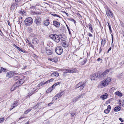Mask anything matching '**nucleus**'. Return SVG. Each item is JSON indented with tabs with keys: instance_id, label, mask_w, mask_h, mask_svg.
Here are the masks:
<instances>
[{
	"instance_id": "obj_1",
	"label": "nucleus",
	"mask_w": 124,
	"mask_h": 124,
	"mask_svg": "<svg viewBox=\"0 0 124 124\" xmlns=\"http://www.w3.org/2000/svg\"><path fill=\"white\" fill-rule=\"evenodd\" d=\"M111 79L110 77L107 78L100 82V86L101 87L107 86L111 81Z\"/></svg>"
},
{
	"instance_id": "obj_2",
	"label": "nucleus",
	"mask_w": 124,
	"mask_h": 124,
	"mask_svg": "<svg viewBox=\"0 0 124 124\" xmlns=\"http://www.w3.org/2000/svg\"><path fill=\"white\" fill-rule=\"evenodd\" d=\"M50 38L55 42L58 43L60 41V38L59 36L55 34H52L49 36Z\"/></svg>"
},
{
	"instance_id": "obj_3",
	"label": "nucleus",
	"mask_w": 124,
	"mask_h": 124,
	"mask_svg": "<svg viewBox=\"0 0 124 124\" xmlns=\"http://www.w3.org/2000/svg\"><path fill=\"white\" fill-rule=\"evenodd\" d=\"M33 22V20L31 17H29L26 18L24 21L25 23L27 26H29Z\"/></svg>"
},
{
	"instance_id": "obj_4",
	"label": "nucleus",
	"mask_w": 124,
	"mask_h": 124,
	"mask_svg": "<svg viewBox=\"0 0 124 124\" xmlns=\"http://www.w3.org/2000/svg\"><path fill=\"white\" fill-rule=\"evenodd\" d=\"M55 51L57 54L61 55L63 53V49L61 46H57L55 49Z\"/></svg>"
},
{
	"instance_id": "obj_5",
	"label": "nucleus",
	"mask_w": 124,
	"mask_h": 124,
	"mask_svg": "<svg viewBox=\"0 0 124 124\" xmlns=\"http://www.w3.org/2000/svg\"><path fill=\"white\" fill-rule=\"evenodd\" d=\"M65 70H64L63 71L66 72H68L69 73H76L77 71L75 69H71L69 70L66 69Z\"/></svg>"
},
{
	"instance_id": "obj_6",
	"label": "nucleus",
	"mask_w": 124,
	"mask_h": 124,
	"mask_svg": "<svg viewBox=\"0 0 124 124\" xmlns=\"http://www.w3.org/2000/svg\"><path fill=\"white\" fill-rule=\"evenodd\" d=\"M106 15L108 17H112L113 16V15L111 11L109 10L108 9L106 11Z\"/></svg>"
},
{
	"instance_id": "obj_7",
	"label": "nucleus",
	"mask_w": 124,
	"mask_h": 124,
	"mask_svg": "<svg viewBox=\"0 0 124 124\" xmlns=\"http://www.w3.org/2000/svg\"><path fill=\"white\" fill-rule=\"evenodd\" d=\"M98 74L97 73V75H96V73H94L93 75L91 76L90 77V79L92 80H95V78H98Z\"/></svg>"
},
{
	"instance_id": "obj_8",
	"label": "nucleus",
	"mask_w": 124,
	"mask_h": 124,
	"mask_svg": "<svg viewBox=\"0 0 124 124\" xmlns=\"http://www.w3.org/2000/svg\"><path fill=\"white\" fill-rule=\"evenodd\" d=\"M53 23V25L56 27L58 28L59 27L60 23L59 22L57 21H54Z\"/></svg>"
},
{
	"instance_id": "obj_9",
	"label": "nucleus",
	"mask_w": 124,
	"mask_h": 124,
	"mask_svg": "<svg viewBox=\"0 0 124 124\" xmlns=\"http://www.w3.org/2000/svg\"><path fill=\"white\" fill-rule=\"evenodd\" d=\"M13 73L12 72L10 71H9L7 73L6 76L8 78H11L13 76Z\"/></svg>"
},
{
	"instance_id": "obj_10",
	"label": "nucleus",
	"mask_w": 124,
	"mask_h": 124,
	"mask_svg": "<svg viewBox=\"0 0 124 124\" xmlns=\"http://www.w3.org/2000/svg\"><path fill=\"white\" fill-rule=\"evenodd\" d=\"M111 109V107L110 105L108 106L107 108V109L105 110L104 111V112L106 114H108L109 113L110 111V109Z\"/></svg>"
},
{
	"instance_id": "obj_11",
	"label": "nucleus",
	"mask_w": 124,
	"mask_h": 124,
	"mask_svg": "<svg viewBox=\"0 0 124 124\" xmlns=\"http://www.w3.org/2000/svg\"><path fill=\"white\" fill-rule=\"evenodd\" d=\"M79 61L81 62L80 63V64L81 65H83L86 62L87 59L86 58L83 60H79Z\"/></svg>"
},
{
	"instance_id": "obj_12",
	"label": "nucleus",
	"mask_w": 124,
	"mask_h": 124,
	"mask_svg": "<svg viewBox=\"0 0 124 124\" xmlns=\"http://www.w3.org/2000/svg\"><path fill=\"white\" fill-rule=\"evenodd\" d=\"M59 74L57 72H54L52 73L51 75L53 77H58L59 76Z\"/></svg>"
},
{
	"instance_id": "obj_13",
	"label": "nucleus",
	"mask_w": 124,
	"mask_h": 124,
	"mask_svg": "<svg viewBox=\"0 0 124 124\" xmlns=\"http://www.w3.org/2000/svg\"><path fill=\"white\" fill-rule=\"evenodd\" d=\"M60 83V82H59L57 83H56L55 84H54L53 86L51 87V88H49L48 89L49 90L51 89V90L50 91V92H51V91L52 90H53V87L54 86H57V85H59Z\"/></svg>"
},
{
	"instance_id": "obj_14",
	"label": "nucleus",
	"mask_w": 124,
	"mask_h": 124,
	"mask_svg": "<svg viewBox=\"0 0 124 124\" xmlns=\"http://www.w3.org/2000/svg\"><path fill=\"white\" fill-rule=\"evenodd\" d=\"M39 40L37 38H35L33 39L32 43L34 44H37L38 43Z\"/></svg>"
},
{
	"instance_id": "obj_15",
	"label": "nucleus",
	"mask_w": 124,
	"mask_h": 124,
	"mask_svg": "<svg viewBox=\"0 0 124 124\" xmlns=\"http://www.w3.org/2000/svg\"><path fill=\"white\" fill-rule=\"evenodd\" d=\"M40 17H37L35 18V22L36 24L39 23L40 22Z\"/></svg>"
},
{
	"instance_id": "obj_16",
	"label": "nucleus",
	"mask_w": 124,
	"mask_h": 124,
	"mask_svg": "<svg viewBox=\"0 0 124 124\" xmlns=\"http://www.w3.org/2000/svg\"><path fill=\"white\" fill-rule=\"evenodd\" d=\"M18 102V101H14V103L13 104V106L11 107V108H12L11 109H12L14 108L17 106L18 105L17 103Z\"/></svg>"
},
{
	"instance_id": "obj_17",
	"label": "nucleus",
	"mask_w": 124,
	"mask_h": 124,
	"mask_svg": "<svg viewBox=\"0 0 124 124\" xmlns=\"http://www.w3.org/2000/svg\"><path fill=\"white\" fill-rule=\"evenodd\" d=\"M36 90V89H33L32 90H31V92H30L28 94V96H31L34 93H35V91Z\"/></svg>"
},
{
	"instance_id": "obj_18",
	"label": "nucleus",
	"mask_w": 124,
	"mask_h": 124,
	"mask_svg": "<svg viewBox=\"0 0 124 124\" xmlns=\"http://www.w3.org/2000/svg\"><path fill=\"white\" fill-rule=\"evenodd\" d=\"M50 23L49 21L48 20H46L44 22V23L46 26H48Z\"/></svg>"
},
{
	"instance_id": "obj_19",
	"label": "nucleus",
	"mask_w": 124,
	"mask_h": 124,
	"mask_svg": "<svg viewBox=\"0 0 124 124\" xmlns=\"http://www.w3.org/2000/svg\"><path fill=\"white\" fill-rule=\"evenodd\" d=\"M106 39H103L102 40L101 42V47L104 46L106 43Z\"/></svg>"
},
{
	"instance_id": "obj_20",
	"label": "nucleus",
	"mask_w": 124,
	"mask_h": 124,
	"mask_svg": "<svg viewBox=\"0 0 124 124\" xmlns=\"http://www.w3.org/2000/svg\"><path fill=\"white\" fill-rule=\"evenodd\" d=\"M108 94L107 93H105L103 95H102L101 97V98L102 99L104 100L107 98V97Z\"/></svg>"
},
{
	"instance_id": "obj_21",
	"label": "nucleus",
	"mask_w": 124,
	"mask_h": 124,
	"mask_svg": "<svg viewBox=\"0 0 124 124\" xmlns=\"http://www.w3.org/2000/svg\"><path fill=\"white\" fill-rule=\"evenodd\" d=\"M98 74H98V78H99L100 79H102L104 78V76L102 73L101 74L99 73H98Z\"/></svg>"
},
{
	"instance_id": "obj_22",
	"label": "nucleus",
	"mask_w": 124,
	"mask_h": 124,
	"mask_svg": "<svg viewBox=\"0 0 124 124\" xmlns=\"http://www.w3.org/2000/svg\"><path fill=\"white\" fill-rule=\"evenodd\" d=\"M62 92H61L60 93H58V94H56V96L54 97V98H55L56 97H58L59 98L61 96L63 95Z\"/></svg>"
},
{
	"instance_id": "obj_23",
	"label": "nucleus",
	"mask_w": 124,
	"mask_h": 124,
	"mask_svg": "<svg viewBox=\"0 0 124 124\" xmlns=\"http://www.w3.org/2000/svg\"><path fill=\"white\" fill-rule=\"evenodd\" d=\"M22 84L20 83V82L18 81L16 82L14 85H15L16 87H18L20 85Z\"/></svg>"
},
{
	"instance_id": "obj_24",
	"label": "nucleus",
	"mask_w": 124,
	"mask_h": 124,
	"mask_svg": "<svg viewBox=\"0 0 124 124\" xmlns=\"http://www.w3.org/2000/svg\"><path fill=\"white\" fill-rule=\"evenodd\" d=\"M62 45L64 47H67L68 46V45L65 41H63L62 43Z\"/></svg>"
},
{
	"instance_id": "obj_25",
	"label": "nucleus",
	"mask_w": 124,
	"mask_h": 124,
	"mask_svg": "<svg viewBox=\"0 0 124 124\" xmlns=\"http://www.w3.org/2000/svg\"><path fill=\"white\" fill-rule=\"evenodd\" d=\"M83 95L82 94L81 95H80L78 96L76 98H74V99L76 101H77L78 99L80 98H81L82 97H83Z\"/></svg>"
},
{
	"instance_id": "obj_26",
	"label": "nucleus",
	"mask_w": 124,
	"mask_h": 124,
	"mask_svg": "<svg viewBox=\"0 0 124 124\" xmlns=\"http://www.w3.org/2000/svg\"><path fill=\"white\" fill-rule=\"evenodd\" d=\"M115 94L119 96L120 97H122L123 95L122 93L118 91L116 92Z\"/></svg>"
},
{
	"instance_id": "obj_27",
	"label": "nucleus",
	"mask_w": 124,
	"mask_h": 124,
	"mask_svg": "<svg viewBox=\"0 0 124 124\" xmlns=\"http://www.w3.org/2000/svg\"><path fill=\"white\" fill-rule=\"evenodd\" d=\"M121 108L120 107L118 106L115 107L114 109V110L115 111H118L120 110Z\"/></svg>"
},
{
	"instance_id": "obj_28",
	"label": "nucleus",
	"mask_w": 124,
	"mask_h": 124,
	"mask_svg": "<svg viewBox=\"0 0 124 124\" xmlns=\"http://www.w3.org/2000/svg\"><path fill=\"white\" fill-rule=\"evenodd\" d=\"M52 61L56 63L58 62V59L56 57L54 58L53 59H52Z\"/></svg>"
},
{
	"instance_id": "obj_29",
	"label": "nucleus",
	"mask_w": 124,
	"mask_h": 124,
	"mask_svg": "<svg viewBox=\"0 0 124 124\" xmlns=\"http://www.w3.org/2000/svg\"><path fill=\"white\" fill-rule=\"evenodd\" d=\"M0 73H2V71L3 72H5L7 70L6 69L4 68L3 67H1L0 68Z\"/></svg>"
},
{
	"instance_id": "obj_30",
	"label": "nucleus",
	"mask_w": 124,
	"mask_h": 124,
	"mask_svg": "<svg viewBox=\"0 0 124 124\" xmlns=\"http://www.w3.org/2000/svg\"><path fill=\"white\" fill-rule=\"evenodd\" d=\"M14 46L16 48H17V49L19 50V51H21V52H24V51H22V49L21 48H20L17 46L16 45H14Z\"/></svg>"
},
{
	"instance_id": "obj_31",
	"label": "nucleus",
	"mask_w": 124,
	"mask_h": 124,
	"mask_svg": "<svg viewBox=\"0 0 124 124\" xmlns=\"http://www.w3.org/2000/svg\"><path fill=\"white\" fill-rule=\"evenodd\" d=\"M109 70H105L104 72H103L102 74H103V75L104 76V77L105 76L106 74H108L109 72Z\"/></svg>"
},
{
	"instance_id": "obj_32",
	"label": "nucleus",
	"mask_w": 124,
	"mask_h": 124,
	"mask_svg": "<svg viewBox=\"0 0 124 124\" xmlns=\"http://www.w3.org/2000/svg\"><path fill=\"white\" fill-rule=\"evenodd\" d=\"M50 14H51V15H52L54 16H57V17H59L60 18H61L60 16H59L57 14L53 13H51Z\"/></svg>"
},
{
	"instance_id": "obj_33",
	"label": "nucleus",
	"mask_w": 124,
	"mask_h": 124,
	"mask_svg": "<svg viewBox=\"0 0 124 124\" xmlns=\"http://www.w3.org/2000/svg\"><path fill=\"white\" fill-rule=\"evenodd\" d=\"M47 54L49 55H51L52 54V52L50 50H48L46 51Z\"/></svg>"
},
{
	"instance_id": "obj_34",
	"label": "nucleus",
	"mask_w": 124,
	"mask_h": 124,
	"mask_svg": "<svg viewBox=\"0 0 124 124\" xmlns=\"http://www.w3.org/2000/svg\"><path fill=\"white\" fill-rule=\"evenodd\" d=\"M44 85V81H42L39 84H38V87H40L43 85Z\"/></svg>"
},
{
	"instance_id": "obj_35",
	"label": "nucleus",
	"mask_w": 124,
	"mask_h": 124,
	"mask_svg": "<svg viewBox=\"0 0 124 124\" xmlns=\"http://www.w3.org/2000/svg\"><path fill=\"white\" fill-rule=\"evenodd\" d=\"M85 85V84H83V85H82L80 86L79 90L81 91L82 90Z\"/></svg>"
},
{
	"instance_id": "obj_36",
	"label": "nucleus",
	"mask_w": 124,
	"mask_h": 124,
	"mask_svg": "<svg viewBox=\"0 0 124 124\" xmlns=\"http://www.w3.org/2000/svg\"><path fill=\"white\" fill-rule=\"evenodd\" d=\"M16 87L15 86V85H14L13 87L11 89V91H13L14 90H15V89L16 88Z\"/></svg>"
},
{
	"instance_id": "obj_37",
	"label": "nucleus",
	"mask_w": 124,
	"mask_h": 124,
	"mask_svg": "<svg viewBox=\"0 0 124 124\" xmlns=\"http://www.w3.org/2000/svg\"><path fill=\"white\" fill-rule=\"evenodd\" d=\"M84 84L85 83L83 82H80L78 84V85L79 87H80V86L82 85L83 84Z\"/></svg>"
},
{
	"instance_id": "obj_38",
	"label": "nucleus",
	"mask_w": 124,
	"mask_h": 124,
	"mask_svg": "<svg viewBox=\"0 0 124 124\" xmlns=\"http://www.w3.org/2000/svg\"><path fill=\"white\" fill-rule=\"evenodd\" d=\"M19 81L20 82V83L21 84H22L24 82V80L23 79H21Z\"/></svg>"
},
{
	"instance_id": "obj_39",
	"label": "nucleus",
	"mask_w": 124,
	"mask_h": 124,
	"mask_svg": "<svg viewBox=\"0 0 124 124\" xmlns=\"http://www.w3.org/2000/svg\"><path fill=\"white\" fill-rule=\"evenodd\" d=\"M31 110V109L29 108L27 110L25 111V112H24V113L25 114H27Z\"/></svg>"
},
{
	"instance_id": "obj_40",
	"label": "nucleus",
	"mask_w": 124,
	"mask_h": 124,
	"mask_svg": "<svg viewBox=\"0 0 124 124\" xmlns=\"http://www.w3.org/2000/svg\"><path fill=\"white\" fill-rule=\"evenodd\" d=\"M22 17H20L19 18V23L20 24L22 22Z\"/></svg>"
},
{
	"instance_id": "obj_41",
	"label": "nucleus",
	"mask_w": 124,
	"mask_h": 124,
	"mask_svg": "<svg viewBox=\"0 0 124 124\" xmlns=\"http://www.w3.org/2000/svg\"><path fill=\"white\" fill-rule=\"evenodd\" d=\"M4 120V118H0V123L3 122Z\"/></svg>"
},
{
	"instance_id": "obj_42",
	"label": "nucleus",
	"mask_w": 124,
	"mask_h": 124,
	"mask_svg": "<svg viewBox=\"0 0 124 124\" xmlns=\"http://www.w3.org/2000/svg\"><path fill=\"white\" fill-rule=\"evenodd\" d=\"M89 29L90 30L91 32V33H93V29L92 27H89Z\"/></svg>"
},
{
	"instance_id": "obj_43",
	"label": "nucleus",
	"mask_w": 124,
	"mask_h": 124,
	"mask_svg": "<svg viewBox=\"0 0 124 124\" xmlns=\"http://www.w3.org/2000/svg\"><path fill=\"white\" fill-rule=\"evenodd\" d=\"M70 20L72 22H74V23H75L76 22L75 21L73 18H70Z\"/></svg>"
},
{
	"instance_id": "obj_44",
	"label": "nucleus",
	"mask_w": 124,
	"mask_h": 124,
	"mask_svg": "<svg viewBox=\"0 0 124 124\" xmlns=\"http://www.w3.org/2000/svg\"><path fill=\"white\" fill-rule=\"evenodd\" d=\"M61 40L63 41H65V39L63 37H62L60 38Z\"/></svg>"
},
{
	"instance_id": "obj_45",
	"label": "nucleus",
	"mask_w": 124,
	"mask_h": 124,
	"mask_svg": "<svg viewBox=\"0 0 124 124\" xmlns=\"http://www.w3.org/2000/svg\"><path fill=\"white\" fill-rule=\"evenodd\" d=\"M87 34L90 37H93V35L89 32L87 33Z\"/></svg>"
},
{
	"instance_id": "obj_46",
	"label": "nucleus",
	"mask_w": 124,
	"mask_h": 124,
	"mask_svg": "<svg viewBox=\"0 0 124 124\" xmlns=\"http://www.w3.org/2000/svg\"><path fill=\"white\" fill-rule=\"evenodd\" d=\"M50 83L49 81L48 80L47 81H46L45 82H44V85H45V84L46 85L48 83Z\"/></svg>"
},
{
	"instance_id": "obj_47",
	"label": "nucleus",
	"mask_w": 124,
	"mask_h": 124,
	"mask_svg": "<svg viewBox=\"0 0 124 124\" xmlns=\"http://www.w3.org/2000/svg\"><path fill=\"white\" fill-rule=\"evenodd\" d=\"M24 10L22 9L19 12V13L20 14H24Z\"/></svg>"
},
{
	"instance_id": "obj_48",
	"label": "nucleus",
	"mask_w": 124,
	"mask_h": 124,
	"mask_svg": "<svg viewBox=\"0 0 124 124\" xmlns=\"http://www.w3.org/2000/svg\"><path fill=\"white\" fill-rule=\"evenodd\" d=\"M53 103V102H52L51 103H49L48 105V106H50Z\"/></svg>"
},
{
	"instance_id": "obj_49",
	"label": "nucleus",
	"mask_w": 124,
	"mask_h": 124,
	"mask_svg": "<svg viewBox=\"0 0 124 124\" xmlns=\"http://www.w3.org/2000/svg\"><path fill=\"white\" fill-rule=\"evenodd\" d=\"M111 36H112V43H113V37L112 34H111Z\"/></svg>"
},
{
	"instance_id": "obj_50",
	"label": "nucleus",
	"mask_w": 124,
	"mask_h": 124,
	"mask_svg": "<svg viewBox=\"0 0 124 124\" xmlns=\"http://www.w3.org/2000/svg\"><path fill=\"white\" fill-rule=\"evenodd\" d=\"M119 120L120 121L122 122H123L124 121V120H123L122 118H119Z\"/></svg>"
},
{
	"instance_id": "obj_51",
	"label": "nucleus",
	"mask_w": 124,
	"mask_h": 124,
	"mask_svg": "<svg viewBox=\"0 0 124 124\" xmlns=\"http://www.w3.org/2000/svg\"><path fill=\"white\" fill-rule=\"evenodd\" d=\"M88 26H89V28L90 27H92V25L90 23H89L88 24Z\"/></svg>"
},
{
	"instance_id": "obj_52",
	"label": "nucleus",
	"mask_w": 124,
	"mask_h": 124,
	"mask_svg": "<svg viewBox=\"0 0 124 124\" xmlns=\"http://www.w3.org/2000/svg\"><path fill=\"white\" fill-rule=\"evenodd\" d=\"M54 80V79H53L51 78L49 80H48L49 81V82H52Z\"/></svg>"
},
{
	"instance_id": "obj_53",
	"label": "nucleus",
	"mask_w": 124,
	"mask_h": 124,
	"mask_svg": "<svg viewBox=\"0 0 124 124\" xmlns=\"http://www.w3.org/2000/svg\"><path fill=\"white\" fill-rule=\"evenodd\" d=\"M71 114L72 116H74V115H75V114L74 113L72 112L71 113Z\"/></svg>"
},
{
	"instance_id": "obj_54",
	"label": "nucleus",
	"mask_w": 124,
	"mask_h": 124,
	"mask_svg": "<svg viewBox=\"0 0 124 124\" xmlns=\"http://www.w3.org/2000/svg\"><path fill=\"white\" fill-rule=\"evenodd\" d=\"M111 47H110V48H109V49H108V51L107 53H108L109 52V51H110V50H111Z\"/></svg>"
},
{
	"instance_id": "obj_55",
	"label": "nucleus",
	"mask_w": 124,
	"mask_h": 124,
	"mask_svg": "<svg viewBox=\"0 0 124 124\" xmlns=\"http://www.w3.org/2000/svg\"><path fill=\"white\" fill-rule=\"evenodd\" d=\"M109 30L110 32H112V31L111 29V27L109 26Z\"/></svg>"
},
{
	"instance_id": "obj_56",
	"label": "nucleus",
	"mask_w": 124,
	"mask_h": 124,
	"mask_svg": "<svg viewBox=\"0 0 124 124\" xmlns=\"http://www.w3.org/2000/svg\"><path fill=\"white\" fill-rule=\"evenodd\" d=\"M79 87L78 86V84L75 86V88H77Z\"/></svg>"
},
{
	"instance_id": "obj_57",
	"label": "nucleus",
	"mask_w": 124,
	"mask_h": 124,
	"mask_svg": "<svg viewBox=\"0 0 124 124\" xmlns=\"http://www.w3.org/2000/svg\"><path fill=\"white\" fill-rule=\"evenodd\" d=\"M101 60V59L100 58H99L97 59V61H100Z\"/></svg>"
},
{
	"instance_id": "obj_58",
	"label": "nucleus",
	"mask_w": 124,
	"mask_h": 124,
	"mask_svg": "<svg viewBox=\"0 0 124 124\" xmlns=\"http://www.w3.org/2000/svg\"><path fill=\"white\" fill-rule=\"evenodd\" d=\"M65 13L66 14L67 16H69V14H68V13H66V12H65Z\"/></svg>"
},
{
	"instance_id": "obj_59",
	"label": "nucleus",
	"mask_w": 124,
	"mask_h": 124,
	"mask_svg": "<svg viewBox=\"0 0 124 124\" xmlns=\"http://www.w3.org/2000/svg\"><path fill=\"white\" fill-rule=\"evenodd\" d=\"M67 29H68V30L69 31V30H70V29L69 27L67 25Z\"/></svg>"
},
{
	"instance_id": "obj_60",
	"label": "nucleus",
	"mask_w": 124,
	"mask_h": 124,
	"mask_svg": "<svg viewBox=\"0 0 124 124\" xmlns=\"http://www.w3.org/2000/svg\"><path fill=\"white\" fill-rule=\"evenodd\" d=\"M23 117L21 116L20 118H19V120H20V119H22Z\"/></svg>"
},
{
	"instance_id": "obj_61",
	"label": "nucleus",
	"mask_w": 124,
	"mask_h": 124,
	"mask_svg": "<svg viewBox=\"0 0 124 124\" xmlns=\"http://www.w3.org/2000/svg\"><path fill=\"white\" fill-rule=\"evenodd\" d=\"M69 31V34H70V35H71V32H70V30H69V31Z\"/></svg>"
},
{
	"instance_id": "obj_62",
	"label": "nucleus",
	"mask_w": 124,
	"mask_h": 124,
	"mask_svg": "<svg viewBox=\"0 0 124 124\" xmlns=\"http://www.w3.org/2000/svg\"><path fill=\"white\" fill-rule=\"evenodd\" d=\"M100 51L99 53H100L101 52V50H102V49L101 48V47L100 48Z\"/></svg>"
},
{
	"instance_id": "obj_63",
	"label": "nucleus",
	"mask_w": 124,
	"mask_h": 124,
	"mask_svg": "<svg viewBox=\"0 0 124 124\" xmlns=\"http://www.w3.org/2000/svg\"><path fill=\"white\" fill-rule=\"evenodd\" d=\"M108 24L109 27V26L111 27L110 25L109 24L108 22Z\"/></svg>"
},
{
	"instance_id": "obj_64",
	"label": "nucleus",
	"mask_w": 124,
	"mask_h": 124,
	"mask_svg": "<svg viewBox=\"0 0 124 124\" xmlns=\"http://www.w3.org/2000/svg\"><path fill=\"white\" fill-rule=\"evenodd\" d=\"M29 122H27L25 124H29Z\"/></svg>"
}]
</instances>
